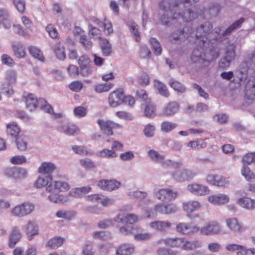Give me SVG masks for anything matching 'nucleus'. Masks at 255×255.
<instances>
[{
	"label": "nucleus",
	"mask_w": 255,
	"mask_h": 255,
	"mask_svg": "<svg viewBox=\"0 0 255 255\" xmlns=\"http://www.w3.org/2000/svg\"><path fill=\"white\" fill-rule=\"evenodd\" d=\"M98 124L103 132L107 135L113 134V129L120 128L122 126L112 121L98 120Z\"/></svg>",
	"instance_id": "obj_11"
},
{
	"label": "nucleus",
	"mask_w": 255,
	"mask_h": 255,
	"mask_svg": "<svg viewBox=\"0 0 255 255\" xmlns=\"http://www.w3.org/2000/svg\"><path fill=\"white\" fill-rule=\"evenodd\" d=\"M244 21V18L240 19L229 26L222 34H220L221 31L220 27H216L213 31L212 30V27L206 34L207 37H206V39H209L212 41H221L225 36L230 35L235 29L240 27Z\"/></svg>",
	"instance_id": "obj_4"
},
{
	"label": "nucleus",
	"mask_w": 255,
	"mask_h": 255,
	"mask_svg": "<svg viewBox=\"0 0 255 255\" xmlns=\"http://www.w3.org/2000/svg\"><path fill=\"white\" fill-rule=\"evenodd\" d=\"M187 188L190 192L198 196H203L209 193V189L207 186L197 183L189 184Z\"/></svg>",
	"instance_id": "obj_15"
},
{
	"label": "nucleus",
	"mask_w": 255,
	"mask_h": 255,
	"mask_svg": "<svg viewBox=\"0 0 255 255\" xmlns=\"http://www.w3.org/2000/svg\"><path fill=\"white\" fill-rule=\"evenodd\" d=\"M95 22L99 27H104L105 32L107 35H110L113 32L112 24L110 21L105 20L104 22H102L100 21L99 19H96Z\"/></svg>",
	"instance_id": "obj_42"
},
{
	"label": "nucleus",
	"mask_w": 255,
	"mask_h": 255,
	"mask_svg": "<svg viewBox=\"0 0 255 255\" xmlns=\"http://www.w3.org/2000/svg\"><path fill=\"white\" fill-rule=\"evenodd\" d=\"M70 189L69 184L61 180H55L50 182L46 187V193L44 196L53 203H66L69 201L67 196L60 195L58 193L67 191Z\"/></svg>",
	"instance_id": "obj_3"
},
{
	"label": "nucleus",
	"mask_w": 255,
	"mask_h": 255,
	"mask_svg": "<svg viewBox=\"0 0 255 255\" xmlns=\"http://www.w3.org/2000/svg\"><path fill=\"white\" fill-rule=\"evenodd\" d=\"M227 227L233 232L240 233L242 231V227L236 218L228 219L226 221Z\"/></svg>",
	"instance_id": "obj_28"
},
{
	"label": "nucleus",
	"mask_w": 255,
	"mask_h": 255,
	"mask_svg": "<svg viewBox=\"0 0 255 255\" xmlns=\"http://www.w3.org/2000/svg\"><path fill=\"white\" fill-rule=\"evenodd\" d=\"M187 146L192 149H199L205 148L206 146V143L202 139H199L197 141H190Z\"/></svg>",
	"instance_id": "obj_57"
},
{
	"label": "nucleus",
	"mask_w": 255,
	"mask_h": 255,
	"mask_svg": "<svg viewBox=\"0 0 255 255\" xmlns=\"http://www.w3.org/2000/svg\"><path fill=\"white\" fill-rule=\"evenodd\" d=\"M15 142L17 147L19 150L24 151L26 149L27 142L26 137L20 136L16 137Z\"/></svg>",
	"instance_id": "obj_52"
},
{
	"label": "nucleus",
	"mask_w": 255,
	"mask_h": 255,
	"mask_svg": "<svg viewBox=\"0 0 255 255\" xmlns=\"http://www.w3.org/2000/svg\"><path fill=\"white\" fill-rule=\"evenodd\" d=\"M144 112L145 116L147 118L154 117L155 115V106L150 103L146 104Z\"/></svg>",
	"instance_id": "obj_49"
},
{
	"label": "nucleus",
	"mask_w": 255,
	"mask_h": 255,
	"mask_svg": "<svg viewBox=\"0 0 255 255\" xmlns=\"http://www.w3.org/2000/svg\"><path fill=\"white\" fill-rule=\"evenodd\" d=\"M26 108L32 112L39 106V100L32 94H29L25 98Z\"/></svg>",
	"instance_id": "obj_27"
},
{
	"label": "nucleus",
	"mask_w": 255,
	"mask_h": 255,
	"mask_svg": "<svg viewBox=\"0 0 255 255\" xmlns=\"http://www.w3.org/2000/svg\"><path fill=\"white\" fill-rule=\"evenodd\" d=\"M28 240L33 239V236L38 234L39 228L38 225L33 221H29L23 227Z\"/></svg>",
	"instance_id": "obj_18"
},
{
	"label": "nucleus",
	"mask_w": 255,
	"mask_h": 255,
	"mask_svg": "<svg viewBox=\"0 0 255 255\" xmlns=\"http://www.w3.org/2000/svg\"><path fill=\"white\" fill-rule=\"evenodd\" d=\"M21 236L20 229L18 227L13 228L9 237V247L14 248L16 244L20 240Z\"/></svg>",
	"instance_id": "obj_23"
},
{
	"label": "nucleus",
	"mask_w": 255,
	"mask_h": 255,
	"mask_svg": "<svg viewBox=\"0 0 255 255\" xmlns=\"http://www.w3.org/2000/svg\"><path fill=\"white\" fill-rule=\"evenodd\" d=\"M185 238H169L161 239L158 241L159 244L164 243L166 246L180 249L183 250Z\"/></svg>",
	"instance_id": "obj_12"
},
{
	"label": "nucleus",
	"mask_w": 255,
	"mask_h": 255,
	"mask_svg": "<svg viewBox=\"0 0 255 255\" xmlns=\"http://www.w3.org/2000/svg\"><path fill=\"white\" fill-rule=\"evenodd\" d=\"M34 209V205L29 202L18 205L11 210V214L15 217L21 218L30 214Z\"/></svg>",
	"instance_id": "obj_5"
},
{
	"label": "nucleus",
	"mask_w": 255,
	"mask_h": 255,
	"mask_svg": "<svg viewBox=\"0 0 255 255\" xmlns=\"http://www.w3.org/2000/svg\"><path fill=\"white\" fill-rule=\"evenodd\" d=\"M139 55L141 58H149L151 56V52L146 45H142L139 50Z\"/></svg>",
	"instance_id": "obj_61"
},
{
	"label": "nucleus",
	"mask_w": 255,
	"mask_h": 255,
	"mask_svg": "<svg viewBox=\"0 0 255 255\" xmlns=\"http://www.w3.org/2000/svg\"><path fill=\"white\" fill-rule=\"evenodd\" d=\"M150 43L154 50V53L156 55H159L162 53V48L160 43L155 38H151L150 39Z\"/></svg>",
	"instance_id": "obj_50"
},
{
	"label": "nucleus",
	"mask_w": 255,
	"mask_h": 255,
	"mask_svg": "<svg viewBox=\"0 0 255 255\" xmlns=\"http://www.w3.org/2000/svg\"><path fill=\"white\" fill-rule=\"evenodd\" d=\"M64 241L63 238L56 237L50 239L47 242L46 246L51 249H56L63 244Z\"/></svg>",
	"instance_id": "obj_40"
},
{
	"label": "nucleus",
	"mask_w": 255,
	"mask_h": 255,
	"mask_svg": "<svg viewBox=\"0 0 255 255\" xmlns=\"http://www.w3.org/2000/svg\"><path fill=\"white\" fill-rule=\"evenodd\" d=\"M13 31L19 35L23 37H28L29 36V34L28 32L27 29H24L22 27L19 25H14L13 27Z\"/></svg>",
	"instance_id": "obj_60"
},
{
	"label": "nucleus",
	"mask_w": 255,
	"mask_h": 255,
	"mask_svg": "<svg viewBox=\"0 0 255 255\" xmlns=\"http://www.w3.org/2000/svg\"><path fill=\"white\" fill-rule=\"evenodd\" d=\"M203 243L198 239L187 240L185 238L183 250L191 251L202 248Z\"/></svg>",
	"instance_id": "obj_24"
},
{
	"label": "nucleus",
	"mask_w": 255,
	"mask_h": 255,
	"mask_svg": "<svg viewBox=\"0 0 255 255\" xmlns=\"http://www.w3.org/2000/svg\"><path fill=\"white\" fill-rule=\"evenodd\" d=\"M127 25L131 32L133 38L136 41L139 42L140 40V36L138 25L135 22L130 20L127 22Z\"/></svg>",
	"instance_id": "obj_33"
},
{
	"label": "nucleus",
	"mask_w": 255,
	"mask_h": 255,
	"mask_svg": "<svg viewBox=\"0 0 255 255\" xmlns=\"http://www.w3.org/2000/svg\"><path fill=\"white\" fill-rule=\"evenodd\" d=\"M199 0H162L159 2V7L163 12L160 16L161 22L164 25L169 26L176 23L188 22L197 17L201 13L195 12V7L188 8L183 13V8L192 5Z\"/></svg>",
	"instance_id": "obj_1"
},
{
	"label": "nucleus",
	"mask_w": 255,
	"mask_h": 255,
	"mask_svg": "<svg viewBox=\"0 0 255 255\" xmlns=\"http://www.w3.org/2000/svg\"><path fill=\"white\" fill-rule=\"evenodd\" d=\"M11 46L13 52L15 56L18 58H22L25 56L26 52L24 46L22 43L14 41L12 42Z\"/></svg>",
	"instance_id": "obj_26"
},
{
	"label": "nucleus",
	"mask_w": 255,
	"mask_h": 255,
	"mask_svg": "<svg viewBox=\"0 0 255 255\" xmlns=\"http://www.w3.org/2000/svg\"><path fill=\"white\" fill-rule=\"evenodd\" d=\"M115 221L123 224H132L138 221L137 216L133 214H120L114 218Z\"/></svg>",
	"instance_id": "obj_17"
},
{
	"label": "nucleus",
	"mask_w": 255,
	"mask_h": 255,
	"mask_svg": "<svg viewBox=\"0 0 255 255\" xmlns=\"http://www.w3.org/2000/svg\"><path fill=\"white\" fill-rule=\"evenodd\" d=\"M220 225L216 221H212L205 224L200 229V234L203 236L219 235L221 233Z\"/></svg>",
	"instance_id": "obj_10"
},
{
	"label": "nucleus",
	"mask_w": 255,
	"mask_h": 255,
	"mask_svg": "<svg viewBox=\"0 0 255 255\" xmlns=\"http://www.w3.org/2000/svg\"><path fill=\"white\" fill-rule=\"evenodd\" d=\"M72 149L75 153L82 155L93 154V152L90 150H87V148L83 146L75 145L72 147Z\"/></svg>",
	"instance_id": "obj_51"
},
{
	"label": "nucleus",
	"mask_w": 255,
	"mask_h": 255,
	"mask_svg": "<svg viewBox=\"0 0 255 255\" xmlns=\"http://www.w3.org/2000/svg\"><path fill=\"white\" fill-rule=\"evenodd\" d=\"M235 49L236 45L234 43H228L225 49V55L220 61L221 67L226 68L230 65L231 62L235 57Z\"/></svg>",
	"instance_id": "obj_7"
},
{
	"label": "nucleus",
	"mask_w": 255,
	"mask_h": 255,
	"mask_svg": "<svg viewBox=\"0 0 255 255\" xmlns=\"http://www.w3.org/2000/svg\"><path fill=\"white\" fill-rule=\"evenodd\" d=\"M74 215L75 213L73 212L63 210H58L55 214L57 218L67 220H70Z\"/></svg>",
	"instance_id": "obj_46"
},
{
	"label": "nucleus",
	"mask_w": 255,
	"mask_h": 255,
	"mask_svg": "<svg viewBox=\"0 0 255 255\" xmlns=\"http://www.w3.org/2000/svg\"><path fill=\"white\" fill-rule=\"evenodd\" d=\"M135 247L132 244L124 243L116 249V255H132L134 252Z\"/></svg>",
	"instance_id": "obj_20"
},
{
	"label": "nucleus",
	"mask_w": 255,
	"mask_h": 255,
	"mask_svg": "<svg viewBox=\"0 0 255 255\" xmlns=\"http://www.w3.org/2000/svg\"><path fill=\"white\" fill-rule=\"evenodd\" d=\"M179 105L177 102H171L168 103L162 109L161 115L170 117L177 113Z\"/></svg>",
	"instance_id": "obj_19"
},
{
	"label": "nucleus",
	"mask_w": 255,
	"mask_h": 255,
	"mask_svg": "<svg viewBox=\"0 0 255 255\" xmlns=\"http://www.w3.org/2000/svg\"><path fill=\"white\" fill-rule=\"evenodd\" d=\"M154 196L162 202H169L174 200L178 196V193L170 188L154 190Z\"/></svg>",
	"instance_id": "obj_9"
},
{
	"label": "nucleus",
	"mask_w": 255,
	"mask_h": 255,
	"mask_svg": "<svg viewBox=\"0 0 255 255\" xmlns=\"http://www.w3.org/2000/svg\"><path fill=\"white\" fill-rule=\"evenodd\" d=\"M101 31L98 28L93 26L92 25L89 24L88 26V34L91 38H100Z\"/></svg>",
	"instance_id": "obj_59"
},
{
	"label": "nucleus",
	"mask_w": 255,
	"mask_h": 255,
	"mask_svg": "<svg viewBox=\"0 0 255 255\" xmlns=\"http://www.w3.org/2000/svg\"><path fill=\"white\" fill-rule=\"evenodd\" d=\"M124 94L122 89H118L111 93L109 96V103L112 107H117L123 102Z\"/></svg>",
	"instance_id": "obj_14"
},
{
	"label": "nucleus",
	"mask_w": 255,
	"mask_h": 255,
	"mask_svg": "<svg viewBox=\"0 0 255 255\" xmlns=\"http://www.w3.org/2000/svg\"><path fill=\"white\" fill-rule=\"evenodd\" d=\"M177 126L175 123L165 121L161 124V130L165 132H168L174 129Z\"/></svg>",
	"instance_id": "obj_55"
},
{
	"label": "nucleus",
	"mask_w": 255,
	"mask_h": 255,
	"mask_svg": "<svg viewBox=\"0 0 255 255\" xmlns=\"http://www.w3.org/2000/svg\"><path fill=\"white\" fill-rule=\"evenodd\" d=\"M61 131L68 135H75L80 132V129L75 125H68L62 127Z\"/></svg>",
	"instance_id": "obj_38"
},
{
	"label": "nucleus",
	"mask_w": 255,
	"mask_h": 255,
	"mask_svg": "<svg viewBox=\"0 0 255 255\" xmlns=\"http://www.w3.org/2000/svg\"><path fill=\"white\" fill-rule=\"evenodd\" d=\"M246 96L249 100H253L255 98V83H251L249 82L246 89Z\"/></svg>",
	"instance_id": "obj_45"
},
{
	"label": "nucleus",
	"mask_w": 255,
	"mask_h": 255,
	"mask_svg": "<svg viewBox=\"0 0 255 255\" xmlns=\"http://www.w3.org/2000/svg\"><path fill=\"white\" fill-rule=\"evenodd\" d=\"M100 45L103 54L106 56L110 55L112 52V46L109 41L106 39H101Z\"/></svg>",
	"instance_id": "obj_41"
},
{
	"label": "nucleus",
	"mask_w": 255,
	"mask_h": 255,
	"mask_svg": "<svg viewBox=\"0 0 255 255\" xmlns=\"http://www.w3.org/2000/svg\"><path fill=\"white\" fill-rule=\"evenodd\" d=\"M79 41L83 48L86 50L90 49L93 46L92 41L85 33L80 34Z\"/></svg>",
	"instance_id": "obj_39"
},
{
	"label": "nucleus",
	"mask_w": 255,
	"mask_h": 255,
	"mask_svg": "<svg viewBox=\"0 0 255 255\" xmlns=\"http://www.w3.org/2000/svg\"><path fill=\"white\" fill-rule=\"evenodd\" d=\"M148 155L150 159L153 161L159 163L163 162L164 157L154 150H149L148 151Z\"/></svg>",
	"instance_id": "obj_43"
},
{
	"label": "nucleus",
	"mask_w": 255,
	"mask_h": 255,
	"mask_svg": "<svg viewBox=\"0 0 255 255\" xmlns=\"http://www.w3.org/2000/svg\"><path fill=\"white\" fill-rule=\"evenodd\" d=\"M52 177L51 174H42L37 178L35 183V186L37 188L44 187L52 181Z\"/></svg>",
	"instance_id": "obj_29"
},
{
	"label": "nucleus",
	"mask_w": 255,
	"mask_h": 255,
	"mask_svg": "<svg viewBox=\"0 0 255 255\" xmlns=\"http://www.w3.org/2000/svg\"><path fill=\"white\" fill-rule=\"evenodd\" d=\"M220 6L218 3H211L208 8L209 13L211 16H216L218 14Z\"/></svg>",
	"instance_id": "obj_62"
},
{
	"label": "nucleus",
	"mask_w": 255,
	"mask_h": 255,
	"mask_svg": "<svg viewBox=\"0 0 255 255\" xmlns=\"http://www.w3.org/2000/svg\"><path fill=\"white\" fill-rule=\"evenodd\" d=\"M39 106L43 111L51 115H54L56 118L61 117V114H55L51 106L43 99H39Z\"/></svg>",
	"instance_id": "obj_32"
},
{
	"label": "nucleus",
	"mask_w": 255,
	"mask_h": 255,
	"mask_svg": "<svg viewBox=\"0 0 255 255\" xmlns=\"http://www.w3.org/2000/svg\"><path fill=\"white\" fill-rule=\"evenodd\" d=\"M91 190V188L89 186L77 188L70 191L69 195L76 198H81Z\"/></svg>",
	"instance_id": "obj_31"
},
{
	"label": "nucleus",
	"mask_w": 255,
	"mask_h": 255,
	"mask_svg": "<svg viewBox=\"0 0 255 255\" xmlns=\"http://www.w3.org/2000/svg\"><path fill=\"white\" fill-rule=\"evenodd\" d=\"M229 197L224 194H218L208 197V200L214 205H221L228 203L229 201Z\"/></svg>",
	"instance_id": "obj_22"
},
{
	"label": "nucleus",
	"mask_w": 255,
	"mask_h": 255,
	"mask_svg": "<svg viewBox=\"0 0 255 255\" xmlns=\"http://www.w3.org/2000/svg\"><path fill=\"white\" fill-rule=\"evenodd\" d=\"M55 165L51 162H45L42 163L38 168V171L40 173L50 174L55 169Z\"/></svg>",
	"instance_id": "obj_35"
},
{
	"label": "nucleus",
	"mask_w": 255,
	"mask_h": 255,
	"mask_svg": "<svg viewBox=\"0 0 255 255\" xmlns=\"http://www.w3.org/2000/svg\"><path fill=\"white\" fill-rule=\"evenodd\" d=\"M13 3L19 12H24L25 8V0H13Z\"/></svg>",
	"instance_id": "obj_64"
},
{
	"label": "nucleus",
	"mask_w": 255,
	"mask_h": 255,
	"mask_svg": "<svg viewBox=\"0 0 255 255\" xmlns=\"http://www.w3.org/2000/svg\"><path fill=\"white\" fill-rule=\"evenodd\" d=\"M169 85L178 93L182 94L186 92V89L185 86L174 79L169 80Z\"/></svg>",
	"instance_id": "obj_37"
},
{
	"label": "nucleus",
	"mask_w": 255,
	"mask_h": 255,
	"mask_svg": "<svg viewBox=\"0 0 255 255\" xmlns=\"http://www.w3.org/2000/svg\"><path fill=\"white\" fill-rule=\"evenodd\" d=\"M200 207L201 204L198 201H190L183 204L184 210L188 213L198 210Z\"/></svg>",
	"instance_id": "obj_30"
},
{
	"label": "nucleus",
	"mask_w": 255,
	"mask_h": 255,
	"mask_svg": "<svg viewBox=\"0 0 255 255\" xmlns=\"http://www.w3.org/2000/svg\"><path fill=\"white\" fill-rule=\"evenodd\" d=\"M20 129L14 123L9 124L7 126V134L11 136L16 137L19 133Z\"/></svg>",
	"instance_id": "obj_44"
},
{
	"label": "nucleus",
	"mask_w": 255,
	"mask_h": 255,
	"mask_svg": "<svg viewBox=\"0 0 255 255\" xmlns=\"http://www.w3.org/2000/svg\"><path fill=\"white\" fill-rule=\"evenodd\" d=\"M29 51L30 53L34 58L38 59L39 60L42 62L44 61V58L39 49L34 46H31L29 48Z\"/></svg>",
	"instance_id": "obj_56"
},
{
	"label": "nucleus",
	"mask_w": 255,
	"mask_h": 255,
	"mask_svg": "<svg viewBox=\"0 0 255 255\" xmlns=\"http://www.w3.org/2000/svg\"><path fill=\"white\" fill-rule=\"evenodd\" d=\"M212 28V23L207 21L198 27L195 32L196 43L198 44V47L193 51L191 59L193 63L200 67L208 66L212 60L218 56V54H216L213 57H209L207 56L204 49L209 42L212 41L211 40L206 39V37H207L206 34Z\"/></svg>",
	"instance_id": "obj_2"
},
{
	"label": "nucleus",
	"mask_w": 255,
	"mask_h": 255,
	"mask_svg": "<svg viewBox=\"0 0 255 255\" xmlns=\"http://www.w3.org/2000/svg\"><path fill=\"white\" fill-rule=\"evenodd\" d=\"M252 162L255 163V152L247 153L243 157L242 159L243 166H248Z\"/></svg>",
	"instance_id": "obj_58"
},
{
	"label": "nucleus",
	"mask_w": 255,
	"mask_h": 255,
	"mask_svg": "<svg viewBox=\"0 0 255 255\" xmlns=\"http://www.w3.org/2000/svg\"><path fill=\"white\" fill-rule=\"evenodd\" d=\"M154 87L161 95L165 97H167L169 96V93L167 89L166 86L159 80H154Z\"/></svg>",
	"instance_id": "obj_36"
},
{
	"label": "nucleus",
	"mask_w": 255,
	"mask_h": 255,
	"mask_svg": "<svg viewBox=\"0 0 255 255\" xmlns=\"http://www.w3.org/2000/svg\"><path fill=\"white\" fill-rule=\"evenodd\" d=\"M113 86L112 83L98 84L95 86V90L97 93H103L109 91Z\"/></svg>",
	"instance_id": "obj_53"
},
{
	"label": "nucleus",
	"mask_w": 255,
	"mask_h": 255,
	"mask_svg": "<svg viewBox=\"0 0 255 255\" xmlns=\"http://www.w3.org/2000/svg\"><path fill=\"white\" fill-rule=\"evenodd\" d=\"M171 226V223L166 221H154L149 224L151 228L161 232H167L170 229Z\"/></svg>",
	"instance_id": "obj_25"
},
{
	"label": "nucleus",
	"mask_w": 255,
	"mask_h": 255,
	"mask_svg": "<svg viewBox=\"0 0 255 255\" xmlns=\"http://www.w3.org/2000/svg\"><path fill=\"white\" fill-rule=\"evenodd\" d=\"M195 173L190 170L183 169L177 170L172 174V177L178 181H184L192 178Z\"/></svg>",
	"instance_id": "obj_16"
},
{
	"label": "nucleus",
	"mask_w": 255,
	"mask_h": 255,
	"mask_svg": "<svg viewBox=\"0 0 255 255\" xmlns=\"http://www.w3.org/2000/svg\"><path fill=\"white\" fill-rule=\"evenodd\" d=\"M242 174L248 181H252L255 179V175L248 166H243Z\"/></svg>",
	"instance_id": "obj_54"
},
{
	"label": "nucleus",
	"mask_w": 255,
	"mask_h": 255,
	"mask_svg": "<svg viewBox=\"0 0 255 255\" xmlns=\"http://www.w3.org/2000/svg\"><path fill=\"white\" fill-rule=\"evenodd\" d=\"M121 185V183L116 180H108L107 191H112L118 189Z\"/></svg>",
	"instance_id": "obj_63"
},
{
	"label": "nucleus",
	"mask_w": 255,
	"mask_h": 255,
	"mask_svg": "<svg viewBox=\"0 0 255 255\" xmlns=\"http://www.w3.org/2000/svg\"><path fill=\"white\" fill-rule=\"evenodd\" d=\"M189 31V28L185 27L183 30L181 29L177 32L172 33L170 36V40L171 42H176L178 40L182 41L188 38L190 36H195V33H191Z\"/></svg>",
	"instance_id": "obj_13"
},
{
	"label": "nucleus",
	"mask_w": 255,
	"mask_h": 255,
	"mask_svg": "<svg viewBox=\"0 0 255 255\" xmlns=\"http://www.w3.org/2000/svg\"><path fill=\"white\" fill-rule=\"evenodd\" d=\"M238 203L241 207L247 209H254L255 208V200L248 197L240 198L238 200Z\"/></svg>",
	"instance_id": "obj_34"
},
{
	"label": "nucleus",
	"mask_w": 255,
	"mask_h": 255,
	"mask_svg": "<svg viewBox=\"0 0 255 255\" xmlns=\"http://www.w3.org/2000/svg\"><path fill=\"white\" fill-rule=\"evenodd\" d=\"M97 156L101 158H113L117 157L116 153L112 150L103 149L96 153Z\"/></svg>",
	"instance_id": "obj_48"
},
{
	"label": "nucleus",
	"mask_w": 255,
	"mask_h": 255,
	"mask_svg": "<svg viewBox=\"0 0 255 255\" xmlns=\"http://www.w3.org/2000/svg\"><path fill=\"white\" fill-rule=\"evenodd\" d=\"M25 169L16 167L7 168L4 170V174L13 178H22L26 175Z\"/></svg>",
	"instance_id": "obj_21"
},
{
	"label": "nucleus",
	"mask_w": 255,
	"mask_h": 255,
	"mask_svg": "<svg viewBox=\"0 0 255 255\" xmlns=\"http://www.w3.org/2000/svg\"><path fill=\"white\" fill-rule=\"evenodd\" d=\"M158 255H180V252L177 250L162 247L157 250Z\"/></svg>",
	"instance_id": "obj_47"
},
{
	"label": "nucleus",
	"mask_w": 255,
	"mask_h": 255,
	"mask_svg": "<svg viewBox=\"0 0 255 255\" xmlns=\"http://www.w3.org/2000/svg\"><path fill=\"white\" fill-rule=\"evenodd\" d=\"M16 79V73L15 71L10 70L6 72V80L1 84V91L7 96L13 94V90L11 85L14 83Z\"/></svg>",
	"instance_id": "obj_8"
},
{
	"label": "nucleus",
	"mask_w": 255,
	"mask_h": 255,
	"mask_svg": "<svg viewBox=\"0 0 255 255\" xmlns=\"http://www.w3.org/2000/svg\"><path fill=\"white\" fill-rule=\"evenodd\" d=\"M176 231L184 235H193L199 231V228L193 223L182 222L178 224L176 226Z\"/></svg>",
	"instance_id": "obj_6"
}]
</instances>
